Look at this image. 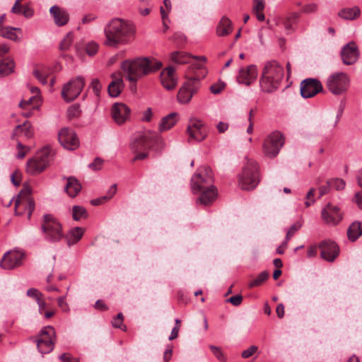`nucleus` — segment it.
<instances>
[{"mask_svg":"<svg viewBox=\"0 0 362 362\" xmlns=\"http://www.w3.org/2000/svg\"><path fill=\"white\" fill-rule=\"evenodd\" d=\"M360 14V10L357 8H344L341 10L339 15L340 17L346 20H354Z\"/></svg>","mask_w":362,"mask_h":362,"instance_id":"nucleus-38","label":"nucleus"},{"mask_svg":"<svg viewBox=\"0 0 362 362\" xmlns=\"http://www.w3.org/2000/svg\"><path fill=\"white\" fill-rule=\"evenodd\" d=\"M62 362H80L79 358H74L70 354H63L59 356Z\"/></svg>","mask_w":362,"mask_h":362,"instance_id":"nucleus-58","label":"nucleus"},{"mask_svg":"<svg viewBox=\"0 0 362 362\" xmlns=\"http://www.w3.org/2000/svg\"><path fill=\"white\" fill-rule=\"evenodd\" d=\"M213 180L211 169L208 166H201L197 170L190 180L192 193L197 194L207 187L213 185Z\"/></svg>","mask_w":362,"mask_h":362,"instance_id":"nucleus-6","label":"nucleus"},{"mask_svg":"<svg viewBox=\"0 0 362 362\" xmlns=\"http://www.w3.org/2000/svg\"><path fill=\"white\" fill-rule=\"evenodd\" d=\"M33 74L35 77L42 84H46L47 83V76L45 74H43L40 70L35 69L33 71Z\"/></svg>","mask_w":362,"mask_h":362,"instance_id":"nucleus-53","label":"nucleus"},{"mask_svg":"<svg viewBox=\"0 0 362 362\" xmlns=\"http://www.w3.org/2000/svg\"><path fill=\"white\" fill-rule=\"evenodd\" d=\"M209 349L218 361L221 362H225L226 361V358L224 354L222 352L219 347L214 345H210Z\"/></svg>","mask_w":362,"mask_h":362,"instance_id":"nucleus-47","label":"nucleus"},{"mask_svg":"<svg viewBox=\"0 0 362 362\" xmlns=\"http://www.w3.org/2000/svg\"><path fill=\"white\" fill-rule=\"evenodd\" d=\"M258 71L255 65L251 64L244 68H240L237 76L239 83L246 86L252 84L257 78Z\"/></svg>","mask_w":362,"mask_h":362,"instance_id":"nucleus-16","label":"nucleus"},{"mask_svg":"<svg viewBox=\"0 0 362 362\" xmlns=\"http://www.w3.org/2000/svg\"><path fill=\"white\" fill-rule=\"evenodd\" d=\"M161 66V62L148 58L126 60L121 64V69L125 74L126 78L132 83H136L144 76L158 70Z\"/></svg>","mask_w":362,"mask_h":362,"instance_id":"nucleus-2","label":"nucleus"},{"mask_svg":"<svg viewBox=\"0 0 362 362\" xmlns=\"http://www.w3.org/2000/svg\"><path fill=\"white\" fill-rule=\"evenodd\" d=\"M84 234V229L81 227H74L71 228L65 236L69 245H74L78 243Z\"/></svg>","mask_w":362,"mask_h":362,"instance_id":"nucleus-30","label":"nucleus"},{"mask_svg":"<svg viewBox=\"0 0 362 362\" xmlns=\"http://www.w3.org/2000/svg\"><path fill=\"white\" fill-rule=\"evenodd\" d=\"M224 87L223 83H216L211 86L210 90L214 94H218L223 90Z\"/></svg>","mask_w":362,"mask_h":362,"instance_id":"nucleus-60","label":"nucleus"},{"mask_svg":"<svg viewBox=\"0 0 362 362\" xmlns=\"http://www.w3.org/2000/svg\"><path fill=\"white\" fill-rule=\"evenodd\" d=\"M15 63L13 60L6 58L0 60V78L5 77L13 72Z\"/></svg>","mask_w":362,"mask_h":362,"instance_id":"nucleus-34","label":"nucleus"},{"mask_svg":"<svg viewBox=\"0 0 362 362\" xmlns=\"http://www.w3.org/2000/svg\"><path fill=\"white\" fill-rule=\"evenodd\" d=\"M362 235V228L360 222H354L347 230L348 238L351 241L356 240Z\"/></svg>","mask_w":362,"mask_h":362,"instance_id":"nucleus-35","label":"nucleus"},{"mask_svg":"<svg viewBox=\"0 0 362 362\" xmlns=\"http://www.w3.org/2000/svg\"><path fill=\"white\" fill-rule=\"evenodd\" d=\"M74 40V36L72 33H69L62 40L59 48L62 51L67 50L71 45Z\"/></svg>","mask_w":362,"mask_h":362,"instance_id":"nucleus-43","label":"nucleus"},{"mask_svg":"<svg viewBox=\"0 0 362 362\" xmlns=\"http://www.w3.org/2000/svg\"><path fill=\"white\" fill-rule=\"evenodd\" d=\"M301 226L302 224L300 222H296L294 224H293L286 233L285 238V239H286V241H288L295 235V233L301 228Z\"/></svg>","mask_w":362,"mask_h":362,"instance_id":"nucleus-48","label":"nucleus"},{"mask_svg":"<svg viewBox=\"0 0 362 362\" xmlns=\"http://www.w3.org/2000/svg\"><path fill=\"white\" fill-rule=\"evenodd\" d=\"M49 13L54 18V23L58 26H63L66 25L69 19L68 12L57 6H53L49 9Z\"/></svg>","mask_w":362,"mask_h":362,"instance_id":"nucleus-25","label":"nucleus"},{"mask_svg":"<svg viewBox=\"0 0 362 362\" xmlns=\"http://www.w3.org/2000/svg\"><path fill=\"white\" fill-rule=\"evenodd\" d=\"M98 50V45L94 42H88L86 47V53L89 56L95 55Z\"/></svg>","mask_w":362,"mask_h":362,"instance_id":"nucleus-49","label":"nucleus"},{"mask_svg":"<svg viewBox=\"0 0 362 362\" xmlns=\"http://www.w3.org/2000/svg\"><path fill=\"white\" fill-rule=\"evenodd\" d=\"M88 216L87 210L82 206L76 205L72 208V218L74 221L86 219Z\"/></svg>","mask_w":362,"mask_h":362,"instance_id":"nucleus-37","label":"nucleus"},{"mask_svg":"<svg viewBox=\"0 0 362 362\" xmlns=\"http://www.w3.org/2000/svg\"><path fill=\"white\" fill-rule=\"evenodd\" d=\"M103 165V160H94L93 163L88 165V168L92 170L96 171L102 168Z\"/></svg>","mask_w":362,"mask_h":362,"instance_id":"nucleus-59","label":"nucleus"},{"mask_svg":"<svg viewBox=\"0 0 362 362\" xmlns=\"http://www.w3.org/2000/svg\"><path fill=\"white\" fill-rule=\"evenodd\" d=\"M178 121V115L176 112H172L163 117L158 125L160 132H163L170 129Z\"/></svg>","mask_w":362,"mask_h":362,"instance_id":"nucleus-27","label":"nucleus"},{"mask_svg":"<svg viewBox=\"0 0 362 362\" xmlns=\"http://www.w3.org/2000/svg\"><path fill=\"white\" fill-rule=\"evenodd\" d=\"M116 192H117V185L113 184L109 189L106 195L101 197L100 198H98V199H92L90 201V204L93 206L100 205V204H103L104 202H105L106 201L112 199V197L115 194Z\"/></svg>","mask_w":362,"mask_h":362,"instance_id":"nucleus-36","label":"nucleus"},{"mask_svg":"<svg viewBox=\"0 0 362 362\" xmlns=\"http://www.w3.org/2000/svg\"><path fill=\"white\" fill-rule=\"evenodd\" d=\"M37 346L39 351L42 354H45L51 352L54 349V341H43V342H36Z\"/></svg>","mask_w":362,"mask_h":362,"instance_id":"nucleus-42","label":"nucleus"},{"mask_svg":"<svg viewBox=\"0 0 362 362\" xmlns=\"http://www.w3.org/2000/svg\"><path fill=\"white\" fill-rule=\"evenodd\" d=\"M41 228L45 240L51 243L58 242L64 237L62 225L50 214L43 216Z\"/></svg>","mask_w":362,"mask_h":362,"instance_id":"nucleus-5","label":"nucleus"},{"mask_svg":"<svg viewBox=\"0 0 362 362\" xmlns=\"http://www.w3.org/2000/svg\"><path fill=\"white\" fill-rule=\"evenodd\" d=\"M187 133L190 138L197 141L204 140L207 135V131L205 127L198 129L197 130L194 129L192 132H187Z\"/></svg>","mask_w":362,"mask_h":362,"instance_id":"nucleus-41","label":"nucleus"},{"mask_svg":"<svg viewBox=\"0 0 362 362\" xmlns=\"http://www.w3.org/2000/svg\"><path fill=\"white\" fill-rule=\"evenodd\" d=\"M56 156V152L50 145H45L37 151V158H46Z\"/></svg>","mask_w":362,"mask_h":362,"instance_id":"nucleus-40","label":"nucleus"},{"mask_svg":"<svg viewBox=\"0 0 362 362\" xmlns=\"http://www.w3.org/2000/svg\"><path fill=\"white\" fill-rule=\"evenodd\" d=\"M140 141L149 148L153 146L162 147L164 145L163 138L158 132L151 130L144 131Z\"/></svg>","mask_w":362,"mask_h":362,"instance_id":"nucleus-21","label":"nucleus"},{"mask_svg":"<svg viewBox=\"0 0 362 362\" xmlns=\"http://www.w3.org/2000/svg\"><path fill=\"white\" fill-rule=\"evenodd\" d=\"M204 127L203 124L199 120L193 119L190 121V124L187 127V132H192L194 129L197 130L198 129Z\"/></svg>","mask_w":362,"mask_h":362,"instance_id":"nucleus-55","label":"nucleus"},{"mask_svg":"<svg viewBox=\"0 0 362 362\" xmlns=\"http://www.w3.org/2000/svg\"><path fill=\"white\" fill-rule=\"evenodd\" d=\"M264 1L263 0H254L253 11H263Z\"/></svg>","mask_w":362,"mask_h":362,"instance_id":"nucleus-63","label":"nucleus"},{"mask_svg":"<svg viewBox=\"0 0 362 362\" xmlns=\"http://www.w3.org/2000/svg\"><path fill=\"white\" fill-rule=\"evenodd\" d=\"M257 346L255 345L250 346L248 349L242 352L241 356L244 358H249L257 351Z\"/></svg>","mask_w":362,"mask_h":362,"instance_id":"nucleus-57","label":"nucleus"},{"mask_svg":"<svg viewBox=\"0 0 362 362\" xmlns=\"http://www.w3.org/2000/svg\"><path fill=\"white\" fill-rule=\"evenodd\" d=\"M60 144L69 151H74L79 146V139L76 132L70 128L64 127L58 133Z\"/></svg>","mask_w":362,"mask_h":362,"instance_id":"nucleus-12","label":"nucleus"},{"mask_svg":"<svg viewBox=\"0 0 362 362\" xmlns=\"http://www.w3.org/2000/svg\"><path fill=\"white\" fill-rule=\"evenodd\" d=\"M105 44L117 47L119 45L129 43L134 37L133 26L121 18L111 20L105 27Z\"/></svg>","mask_w":362,"mask_h":362,"instance_id":"nucleus-1","label":"nucleus"},{"mask_svg":"<svg viewBox=\"0 0 362 362\" xmlns=\"http://www.w3.org/2000/svg\"><path fill=\"white\" fill-rule=\"evenodd\" d=\"M192 58V55L183 51H175L170 54L171 61L178 64L189 63Z\"/></svg>","mask_w":362,"mask_h":362,"instance_id":"nucleus-33","label":"nucleus"},{"mask_svg":"<svg viewBox=\"0 0 362 362\" xmlns=\"http://www.w3.org/2000/svg\"><path fill=\"white\" fill-rule=\"evenodd\" d=\"M29 148L23 146L21 143L18 142L17 144V158H23Z\"/></svg>","mask_w":362,"mask_h":362,"instance_id":"nucleus-51","label":"nucleus"},{"mask_svg":"<svg viewBox=\"0 0 362 362\" xmlns=\"http://www.w3.org/2000/svg\"><path fill=\"white\" fill-rule=\"evenodd\" d=\"M329 185H332V187L339 191L344 189L346 183L344 180L341 178H333L329 180Z\"/></svg>","mask_w":362,"mask_h":362,"instance_id":"nucleus-46","label":"nucleus"},{"mask_svg":"<svg viewBox=\"0 0 362 362\" xmlns=\"http://www.w3.org/2000/svg\"><path fill=\"white\" fill-rule=\"evenodd\" d=\"M226 301L230 303L234 306H238L243 302V296L240 294L233 296L227 299Z\"/></svg>","mask_w":362,"mask_h":362,"instance_id":"nucleus-54","label":"nucleus"},{"mask_svg":"<svg viewBox=\"0 0 362 362\" xmlns=\"http://www.w3.org/2000/svg\"><path fill=\"white\" fill-rule=\"evenodd\" d=\"M232 32V22L227 17L223 16L216 28V34L219 37L226 36Z\"/></svg>","mask_w":362,"mask_h":362,"instance_id":"nucleus-29","label":"nucleus"},{"mask_svg":"<svg viewBox=\"0 0 362 362\" xmlns=\"http://www.w3.org/2000/svg\"><path fill=\"white\" fill-rule=\"evenodd\" d=\"M11 180L15 186H19L21 182V173L18 170L13 172L11 175Z\"/></svg>","mask_w":362,"mask_h":362,"instance_id":"nucleus-56","label":"nucleus"},{"mask_svg":"<svg viewBox=\"0 0 362 362\" xmlns=\"http://www.w3.org/2000/svg\"><path fill=\"white\" fill-rule=\"evenodd\" d=\"M27 296L35 299L36 302L43 297L42 293L34 288H29L27 291Z\"/></svg>","mask_w":362,"mask_h":362,"instance_id":"nucleus-50","label":"nucleus"},{"mask_svg":"<svg viewBox=\"0 0 362 362\" xmlns=\"http://www.w3.org/2000/svg\"><path fill=\"white\" fill-rule=\"evenodd\" d=\"M320 257L328 262H333L339 253L338 245L330 240L321 242L319 245Z\"/></svg>","mask_w":362,"mask_h":362,"instance_id":"nucleus-15","label":"nucleus"},{"mask_svg":"<svg viewBox=\"0 0 362 362\" xmlns=\"http://www.w3.org/2000/svg\"><path fill=\"white\" fill-rule=\"evenodd\" d=\"M199 194L200 195L197 198V202L207 206L211 204L216 200L218 190L214 185H211L202 189Z\"/></svg>","mask_w":362,"mask_h":362,"instance_id":"nucleus-23","label":"nucleus"},{"mask_svg":"<svg viewBox=\"0 0 362 362\" xmlns=\"http://www.w3.org/2000/svg\"><path fill=\"white\" fill-rule=\"evenodd\" d=\"M269 274L267 271L262 272L256 278H255L252 281H251L248 286L250 288L257 287L261 286L264 282H265L269 278Z\"/></svg>","mask_w":362,"mask_h":362,"instance_id":"nucleus-39","label":"nucleus"},{"mask_svg":"<svg viewBox=\"0 0 362 362\" xmlns=\"http://www.w3.org/2000/svg\"><path fill=\"white\" fill-rule=\"evenodd\" d=\"M124 321V315L122 313H119L115 317L112 321V325L115 328H119L123 331L127 330V327L123 324Z\"/></svg>","mask_w":362,"mask_h":362,"instance_id":"nucleus-44","label":"nucleus"},{"mask_svg":"<svg viewBox=\"0 0 362 362\" xmlns=\"http://www.w3.org/2000/svg\"><path fill=\"white\" fill-rule=\"evenodd\" d=\"M201 86L200 80L196 77L189 78L180 88L177 98L181 104H187Z\"/></svg>","mask_w":362,"mask_h":362,"instance_id":"nucleus-11","label":"nucleus"},{"mask_svg":"<svg viewBox=\"0 0 362 362\" xmlns=\"http://www.w3.org/2000/svg\"><path fill=\"white\" fill-rule=\"evenodd\" d=\"M34 129L30 122L25 121L23 124L17 125L13 131L12 138L23 136L30 139L33 136Z\"/></svg>","mask_w":362,"mask_h":362,"instance_id":"nucleus-26","label":"nucleus"},{"mask_svg":"<svg viewBox=\"0 0 362 362\" xmlns=\"http://www.w3.org/2000/svg\"><path fill=\"white\" fill-rule=\"evenodd\" d=\"M284 75V67L276 61L267 62L263 68L259 84L262 90L271 93L280 86Z\"/></svg>","mask_w":362,"mask_h":362,"instance_id":"nucleus-3","label":"nucleus"},{"mask_svg":"<svg viewBox=\"0 0 362 362\" xmlns=\"http://www.w3.org/2000/svg\"><path fill=\"white\" fill-rule=\"evenodd\" d=\"M114 80L109 84L107 91L111 97L116 98L122 92L124 88V81L121 78H117L115 74H112Z\"/></svg>","mask_w":362,"mask_h":362,"instance_id":"nucleus-28","label":"nucleus"},{"mask_svg":"<svg viewBox=\"0 0 362 362\" xmlns=\"http://www.w3.org/2000/svg\"><path fill=\"white\" fill-rule=\"evenodd\" d=\"M23 254L18 251H10L1 259L0 266L4 269H12L22 264Z\"/></svg>","mask_w":362,"mask_h":362,"instance_id":"nucleus-18","label":"nucleus"},{"mask_svg":"<svg viewBox=\"0 0 362 362\" xmlns=\"http://www.w3.org/2000/svg\"><path fill=\"white\" fill-rule=\"evenodd\" d=\"M350 84V78L344 72H335L329 75L326 80L327 88L334 95L345 93Z\"/></svg>","mask_w":362,"mask_h":362,"instance_id":"nucleus-7","label":"nucleus"},{"mask_svg":"<svg viewBox=\"0 0 362 362\" xmlns=\"http://www.w3.org/2000/svg\"><path fill=\"white\" fill-rule=\"evenodd\" d=\"M18 209L26 211L28 212V218H30L35 209V202L31 197V190L28 186H23L15 202V212L16 214L21 215L22 212H18Z\"/></svg>","mask_w":362,"mask_h":362,"instance_id":"nucleus-9","label":"nucleus"},{"mask_svg":"<svg viewBox=\"0 0 362 362\" xmlns=\"http://www.w3.org/2000/svg\"><path fill=\"white\" fill-rule=\"evenodd\" d=\"M49 165V160H28L26 172L32 175H38L48 168Z\"/></svg>","mask_w":362,"mask_h":362,"instance_id":"nucleus-24","label":"nucleus"},{"mask_svg":"<svg viewBox=\"0 0 362 362\" xmlns=\"http://www.w3.org/2000/svg\"><path fill=\"white\" fill-rule=\"evenodd\" d=\"M55 341V330L54 328L52 326L45 327L41 332L39 334L37 339H36V342H43V341Z\"/></svg>","mask_w":362,"mask_h":362,"instance_id":"nucleus-32","label":"nucleus"},{"mask_svg":"<svg viewBox=\"0 0 362 362\" xmlns=\"http://www.w3.org/2000/svg\"><path fill=\"white\" fill-rule=\"evenodd\" d=\"M80 106L74 104L70 106L67 110V116L69 119L78 118L81 115Z\"/></svg>","mask_w":362,"mask_h":362,"instance_id":"nucleus-45","label":"nucleus"},{"mask_svg":"<svg viewBox=\"0 0 362 362\" xmlns=\"http://www.w3.org/2000/svg\"><path fill=\"white\" fill-rule=\"evenodd\" d=\"M341 56L344 64H354L359 57V51L356 44L354 42H351L344 45L341 49Z\"/></svg>","mask_w":362,"mask_h":362,"instance_id":"nucleus-17","label":"nucleus"},{"mask_svg":"<svg viewBox=\"0 0 362 362\" xmlns=\"http://www.w3.org/2000/svg\"><path fill=\"white\" fill-rule=\"evenodd\" d=\"M330 188H332V185H329V180L326 182L325 185H322L319 187V197H321L325 194H327Z\"/></svg>","mask_w":362,"mask_h":362,"instance_id":"nucleus-61","label":"nucleus"},{"mask_svg":"<svg viewBox=\"0 0 362 362\" xmlns=\"http://www.w3.org/2000/svg\"><path fill=\"white\" fill-rule=\"evenodd\" d=\"M90 88L93 89L95 95L99 96L102 88V85L98 78L93 79L90 83Z\"/></svg>","mask_w":362,"mask_h":362,"instance_id":"nucleus-52","label":"nucleus"},{"mask_svg":"<svg viewBox=\"0 0 362 362\" xmlns=\"http://www.w3.org/2000/svg\"><path fill=\"white\" fill-rule=\"evenodd\" d=\"M18 33L21 34V29L20 28L4 26L0 28V36L11 40H18L19 39Z\"/></svg>","mask_w":362,"mask_h":362,"instance_id":"nucleus-31","label":"nucleus"},{"mask_svg":"<svg viewBox=\"0 0 362 362\" xmlns=\"http://www.w3.org/2000/svg\"><path fill=\"white\" fill-rule=\"evenodd\" d=\"M130 108L124 103H115L111 110L114 121L119 125L124 124L130 117Z\"/></svg>","mask_w":362,"mask_h":362,"instance_id":"nucleus-19","label":"nucleus"},{"mask_svg":"<svg viewBox=\"0 0 362 362\" xmlns=\"http://www.w3.org/2000/svg\"><path fill=\"white\" fill-rule=\"evenodd\" d=\"M160 81L165 89L173 90L177 83L175 69L172 66L164 69L160 73Z\"/></svg>","mask_w":362,"mask_h":362,"instance_id":"nucleus-20","label":"nucleus"},{"mask_svg":"<svg viewBox=\"0 0 362 362\" xmlns=\"http://www.w3.org/2000/svg\"><path fill=\"white\" fill-rule=\"evenodd\" d=\"M85 78L78 76L68 81L63 86L62 96L66 102L75 100L81 93L85 86Z\"/></svg>","mask_w":362,"mask_h":362,"instance_id":"nucleus-10","label":"nucleus"},{"mask_svg":"<svg viewBox=\"0 0 362 362\" xmlns=\"http://www.w3.org/2000/svg\"><path fill=\"white\" fill-rule=\"evenodd\" d=\"M153 112L151 108H147L144 112L141 117L143 122H150L152 119Z\"/></svg>","mask_w":362,"mask_h":362,"instance_id":"nucleus-64","label":"nucleus"},{"mask_svg":"<svg viewBox=\"0 0 362 362\" xmlns=\"http://www.w3.org/2000/svg\"><path fill=\"white\" fill-rule=\"evenodd\" d=\"M63 180L66 181L64 185V192L71 198H75L81 191L82 185L80 182L73 176L64 177Z\"/></svg>","mask_w":362,"mask_h":362,"instance_id":"nucleus-22","label":"nucleus"},{"mask_svg":"<svg viewBox=\"0 0 362 362\" xmlns=\"http://www.w3.org/2000/svg\"><path fill=\"white\" fill-rule=\"evenodd\" d=\"M322 90V85L317 79L306 78L300 83V94L304 98H312Z\"/></svg>","mask_w":362,"mask_h":362,"instance_id":"nucleus-13","label":"nucleus"},{"mask_svg":"<svg viewBox=\"0 0 362 362\" xmlns=\"http://www.w3.org/2000/svg\"><path fill=\"white\" fill-rule=\"evenodd\" d=\"M59 307L64 311L68 312L69 310V305L65 301V296H61L57 299Z\"/></svg>","mask_w":362,"mask_h":362,"instance_id":"nucleus-62","label":"nucleus"},{"mask_svg":"<svg viewBox=\"0 0 362 362\" xmlns=\"http://www.w3.org/2000/svg\"><path fill=\"white\" fill-rule=\"evenodd\" d=\"M238 186L243 190H253L259 182V166L255 160H247L238 175Z\"/></svg>","mask_w":362,"mask_h":362,"instance_id":"nucleus-4","label":"nucleus"},{"mask_svg":"<svg viewBox=\"0 0 362 362\" xmlns=\"http://www.w3.org/2000/svg\"><path fill=\"white\" fill-rule=\"evenodd\" d=\"M323 221L329 225H337L343 218V213L340 209L331 204H327L322 211Z\"/></svg>","mask_w":362,"mask_h":362,"instance_id":"nucleus-14","label":"nucleus"},{"mask_svg":"<svg viewBox=\"0 0 362 362\" xmlns=\"http://www.w3.org/2000/svg\"><path fill=\"white\" fill-rule=\"evenodd\" d=\"M285 139L279 131L270 133L263 143V151L267 156L276 157L284 146Z\"/></svg>","mask_w":362,"mask_h":362,"instance_id":"nucleus-8","label":"nucleus"}]
</instances>
